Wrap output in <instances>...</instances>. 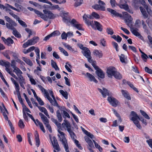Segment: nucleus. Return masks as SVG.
<instances>
[{"label":"nucleus","mask_w":152,"mask_h":152,"mask_svg":"<svg viewBox=\"0 0 152 152\" xmlns=\"http://www.w3.org/2000/svg\"><path fill=\"white\" fill-rule=\"evenodd\" d=\"M129 118L130 120L132 121L136 126L140 129H141L142 127L138 120L141 121L145 125L147 124L146 120L144 119L143 118H140L136 113L134 111L131 112L129 115Z\"/></svg>","instance_id":"1"},{"label":"nucleus","mask_w":152,"mask_h":152,"mask_svg":"<svg viewBox=\"0 0 152 152\" xmlns=\"http://www.w3.org/2000/svg\"><path fill=\"white\" fill-rule=\"evenodd\" d=\"M133 18L131 16L129 17L125 18L124 21L127 25L129 26L130 29V31L132 34L134 36L138 37L140 39L142 40H144L143 37L138 32V29L133 27V25L132 24V22Z\"/></svg>","instance_id":"2"},{"label":"nucleus","mask_w":152,"mask_h":152,"mask_svg":"<svg viewBox=\"0 0 152 152\" xmlns=\"http://www.w3.org/2000/svg\"><path fill=\"white\" fill-rule=\"evenodd\" d=\"M39 37L37 36L34 37L28 40L27 42L24 43L23 45V47L25 48L28 46L34 45L39 41Z\"/></svg>","instance_id":"3"},{"label":"nucleus","mask_w":152,"mask_h":152,"mask_svg":"<svg viewBox=\"0 0 152 152\" xmlns=\"http://www.w3.org/2000/svg\"><path fill=\"white\" fill-rule=\"evenodd\" d=\"M4 18L6 21L9 23H6V27L8 29H11L12 27L16 26H17V24L15 22L8 16H5Z\"/></svg>","instance_id":"4"},{"label":"nucleus","mask_w":152,"mask_h":152,"mask_svg":"<svg viewBox=\"0 0 152 152\" xmlns=\"http://www.w3.org/2000/svg\"><path fill=\"white\" fill-rule=\"evenodd\" d=\"M71 26L76 28L79 30H83L82 28V25L79 23L75 19H72L70 23Z\"/></svg>","instance_id":"5"},{"label":"nucleus","mask_w":152,"mask_h":152,"mask_svg":"<svg viewBox=\"0 0 152 152\" xmlns=\"http://www.w3.org/2000/svg\"><path fill=\"white\" fill-rule=\"evenodd\" d=\"M45 18H43L44 20H47L48 18L50 19H53L55 18L54 14L51 11L47 10H43Z\"/></svg>","instance_id":"6"},{"label":"nucleus","mask_w":152,"mask_h":152,"mask_svg":"<svg viewBox=\"0 0 152 152\" xmlns=\"http://www.w3.org/2000/svg\"><path fill=\"white\" fill-rule=\"evenodd\" d=\"M38 86L41 90L42 92L44 94L45 97L50 102L51 101H52V99L49 96V94L48 91L41 85H38Z\"/></svg>","instance_id":"7"},{"label":"nucleus","mask_w":152,"mask_h":152,"mask_svg":"<svg viewBox=\"0 0 152 152\" xmlns=\"http://www.w3.org/2000/svg\"><path fill=\"white\" fill-rule=\"evenodd\" d=\"M83 19L85 20V23L88 26H92V25L93 24V21H89L87 19V18H89L91 19H93V16H92V14L91 15H86L85 14L83 17Z\"/></svg>","instance_id":"8"},{"label":"nucleus","mask_w":152,"mask_h":152,"mask_svg":"<svg viewBox=\"0 0 152 152\" xmlns=\"http://www.w3.org/2000/svg\"><path fill=\"white\" fill-rule=\"evenodd\" d=\"M107 100L110 104L114 107H117L119 103L117 100L112 96H108Z\"/></svg>","instance_id":"9"},{"label":"nucleus","mask_w":152,"mask_h":152,"mask_svg":"<svg viewBox=\"0 0 152 152\" xmlns=\"http://www.w3.org/2000/svg\"><path fill=\"white\" fill-rule=\"evenodd\" d=\"M116 70L115 67L113 66H110L108 67L107 70V74L108 77L111 78L113 76Z\"/></svg>","instance_id":"10"},{"label":"nucleus","mask_w":152,"mask_h":152,"mask_svg":"<svg viewBox=\"0 0 152 152\" xmlns=\"http://www.w3.org/2000/svg\"><path fill=\"white\" fill-rule=\"evenodd\" d=\"M53 141H52V143L54 148L57 151H60V148L56 137H53Z\"/></svg>","instance_id":"11"},{"label":"nucleus","mask_w":152,"mask_h":152,"mask_svg":"<svg viewBox=\"0 0 152 152\" xmlns=\"http://www.w3.org/2000/svg\"><path fill=\"white\" fill-rule=\"evenodd\" d=\"M64 122L62 124L63 127L65 130H66L68 132L71 129V125L69 122L66 119H65L64 120Z\"/></svg>","instance_id":"12"},{"label":"nucleus","mask_w":152,"mask_h":152,"mask_svg":"<svg viewBox=\"0 0 152 152\" xmlns=\"http://www.w3.org/2000/svg\"><path fill=\"white\" fill-rule=\"evenodd\" d=\"M18 77L19 78V82L20 86L23 89H25V88L24 85L26 84L25 79L22 75H19V76Z\"/></svg>","instance_id":"13"},{"label":"nucleus","mask_w":152,"mask_h":152,"mask_svg":"<svg viewBox=\"0 0 152 152\" xmlns=\"http://www.w3.org/2000/svg\"><path fill=\"white\" fill-rule=\"evenodd\" d=\"M98 90L100 92L103 96L105 98L107 96H109V91L106 88H103L102 90L99 88H98Z\"/></svg>","instance_id":"14"},{"label":"nucleus","mask_w":152,"mask_h":152,"mask_svg":"<svg viewBox=\"0 0 152 152\" xmlns=\"http://www.w3.org/2000/svg\"><path fill=\"white\" fill-rule=\"evenodd\" d=\"M107 10L108 11L110 12L114 16L118 17L120 18H121L122 17V14H119L116 11L110 8H107Z\"/></svg>","instance_id":"15"},{"label":"nucleus","mask_w":152,"mask_h":152,"mask_svg":"<svg viewBox=\"0 0 152 152\" xmlns=\"http://www.w3.org/2000/svg\"><path fill=\"white\" fill-rule=\"evenodd\" d=\"M82 53L83 55L86 58L88 57H90L91 56V52L90 50L87 48L84 50L82 51Z\"/></svg>","instance_id":"16"},{"label":"nucleus","mask_w":152,"mask_h":152,"mask_svg":"<svg viewBox=\"0 0 152 152\" xmlns=\"http://www.w3.org/2000/svg\"><path fill=\"white\" fill-rule=\"evenodd\" d=\"M95 73L97 75L101 78L103 79L104 78V74L102 70L100 68H99L96 70Z\"/></svg>","instance_id":"17"},{"label":"nucleus","mask_w":152,"mask_h":152,"mask_svg":"<svg viewBox=\"0 0 152 152\" xmlns=\"http://www.w3.org/2000/svg\"><path fill=\"white\" fill-rule=\"evenodd\" d=\"M12 28L9 29L12 30V34L15 37L18 38H20L21 37L20 34L16 30V29L14 26L12 27Z\"/></svg>","instance_id":"18"},{"label":"nucleus","mask_w":152,"mask_h":152,"mask_svg":"<svg viewBox=\"0 0 152 152\" xmlns=\"http://www.w3.org/2000/svg\"><path fill=\"white\" fill-rule=\"evenodd\" d=\"M87 77L90 81H93L96 83H98L97 80L96 79L95 77L88 72L86 73Z\"/></svg>","instance_id":"19"},{"label":"nucleus","mask_w":152,"mask_h":152,"mask_svg":"<svg viewBox=\"0 0 152 152\" xmlns=\"http://www.w3.org/2000/svg\"><path fill=\"white\" fill-rule=\"evenodd\" d=\"M50 102L52 105H53L54 106H56L58 107L61 111H63L64 110H65V108L64 106L60 107L59 106L56 101L53 102V100L52 99V101Z\"/></svg>","instance_id":"20"},{"label":"nucleus","mask_w":152,"mask_h":152,"mask_svg":"<svg viewBox=\"0 0 152 152\" xmlns=\"http://www.w3.org/2000/svg\"><path fill=\"white\" fill-rule=\"evenodd\" d=\"M121 92L124 97L128 100H130L131 99L129 93L126 90H121Z\"/></svg>","instance_id":"21"},{"label":"nucleus","mask_w":152,"mask_h":152,"mask_svg":"<svg viewBox=\"0 0 152 152\" xmlns=\"http://www.w3.org/2000/svg\"><path fill=\"white\" fill-rule=\"evenodd\" d=\"M39 115L41 117V118L44 124L45 123H49V120L43 114L41 113H39Z\"/></svg>","instance_id":"22"},{"label":"nucleus","mask_w":152,"mask_h":152,"mask_svg":"<svg viewBox=\"0 0 152 152\" xmlns=\"http://www.w3.org/2000/svg\"><path fill=\"white\" fill-rule=\"evenodd\" d=\"M93 8L97 10L105 11V8L104 6L100 5L99 4H95L92 6Z\"/></svg>","instance_id":"23"},{"label":"nucleus","mask_w":152,"mask_h":152,"mask_svg":"<svg viewBox=\"0 0 152 152\" xmlns=\"http://www.w3.org/2000/svg\"><path fill=\"white\" fill-rule=\"evenodd\" d=\"M35 137L36 142V145L37 147H38L40 145V142L39 135L37 131H36L35 132Z\"/></svg>","instance_id":"24"},{"label":"nucleus","mask_w":152,"mask_h":152,"mask_svg":"<svg viewBox=\"0 0 152 152\" xmlns=\"http://www.w3.org/2000/svg\"><path fill=\"white\" fill-rule=\"evenodd\" d=\"M93 53L95 56L98 57L99 58H102L103 56V54L102 53V51H99L97 50H94L93 51Z\"/></svg>","instance_id":"25"},{"label":"nucleus","mask_w":152,"mask_h":152,"mask_svg":"<svg viewBox=\"0 0 152 152\" xmlns=\"http://www.w3.org/2000/svg\"><path fill=\"white\" fill-rule=\"evenodd\" d=\"M94 24V25L96 27L97 30L100 31H102V26L100 23L97 21H93V24Z\"/></svg>","instance_id":"26"},{"label":"nucleus","mask_w":152,"mask_h":152,"mask_svg":"<svg viewBox=\"0 0 152 152\" xmlns=\"http://www.w3.org/2000/svg\"><path fill=\"white\" fill-rule=\"evenodd\" d=\"M58 136L59 137L60 141L62 142V144L64 145L68 144L67 140L65 137V135L60 136L59 134Z\"/></svg>","instance_id":"27"},{"label":"nucleus","mask_w":152,"mask_h":152,"mask_svg":"<svg viewBox=\"0 0 152 152\" xmlns=\"http://www.w3.org/2000/svg\"><path fill=\"white\" fill-rule=\"evenodd\" d=\"M140 9L144 18H147L148 17V15L145 9L143 7H140Z\"/></svg>","instance_id":"28"},{"label":"nucleus","mask_w":152,"mask_h":152,"mask_svg":"<svg viewBox=\"0 0 152 152\" xmlns=\"http://www.w3.org/2000/svg\"><path fill=\"white\" fill-rule=\"evenodd\" d=\"M68 14V13L67 12L64 13V17L63 18V21L66 23H70V21L71 20L69 17L65 16V15H67Z\"/></svg>","instance_id":"29"},{"label":"nucleus","mask_w":152,"mask_h":152,"mask_svg":"<svg viewBox=\"0 0 152 152\" xmlns=\"http://www.w3.org/2000/svg\"><path fill=\"white\" fill-rule=\"evenodd\" d=\"M39 109L41 112L44 113L47 116L48 118H50V116L48 114V111L45 107H39Z\"/></svg>","instance_id":"30"},{"label":"nucleus","mask_w":152,"mask_h":152,"mask_svg":"<svg viewBox=\"0 0 152 152\" xmlns=\"http://www.w3.org/2000/svg\"><path fill=\"white\" fill-rule=\"evenodd\" d=\"M13 72H15L18 77L19 76V75H22L23 74L22 72L17 67L14 69Z\"/></svg>","instance_id":"31"},{"label":"nucleus","mask_w":152,"mask_h":152,"mask_svg":"<svg viewBox=\"0 0 152 152\" xmlns=\"http://www.w3.org/2000/svg\"><path fill=\"white\" fill-rule=\"evenodd\" d=\"M16 91L17 93V95L18 96V99L19 102L21 103V104L22 105L24 104L23 103V101L22 98L20 96V89H18V90H16Z\"/></svg>","instance_id":"32"},{"label":"nucleus","mask_w":152,"mask_h":152,"mask_svg":"<svg viewBox=\"0 0 152 152\" xmlns=\"http://www.w3.org/2000/svg\"><path fill=\"white\" fill-rule=\"evenodd\" d=\"M14 43L13 40L10 38L9 37L5 41V43L8 46H10Z\"/></svg>","instance_id":"33"},{"label":"nucleus","mask_w":152,"mask_h":152,"mask_svg":"<svg viewBox=\"0 0 152 152\" xmlns=\"http://www.w3.org/2000/svg\"><path fill=\"white\" fill-rule=\"evenodd\" d=\"M56 115L59 121L60 122H61L62 121L63 119L61 115V114L59 110H57L56 111Z\"/></svg>","instance_id":"34"},{"label":"nucleus","mask_w":152,"mask_h":152,"mask_svg":"<svg viewBox=\"0 0 152 152\" xmlns=\"http://www.w3.org/2000/svg\"><path fill=\"white\" fill-rule=\"evenodd\" d=\"M51 119L53 122L56 125V126L59 129H61V124L60 123H58L56 119H55L54 118H52Z\"/></svg>","instance_id":"35"},{"label":"nucleus","mask_w":152,"mask_h":152,"mask_svg":"<svg viewBox=\"0 0 152 152\" xmlns=\"http://www.w3.org/2000/svg\"><path fill=\"white\" fill-rule=\"evenodd\" d=\"M60 93L62 95V96L66 99H67L68 98V94L67 91H64L63 90H60L59 91Z\"/></svg>","instance_id":"36"},{"label":"nucleus","mask_w":152,"mask_h":152,"mask_svg":"<svg viewBox=\"0 0 152 152\" xmlns=\"http://www.w3.org/2000/svg\"><path fill=\"white\" fill-rule=\"evenodd\" d=\"M51 65L52 67L54 68L56 70H59V68L58 67L56 63L53 60L51 61Z\"/></svg>","instance_id":"37"},{"label":"nucleus","mask_w":152,"mask_h":152,"mask_svg":"<svg viewBox=\"0 0 152 152\" xmlns=\"http://www.w3.org/2000/svg\"><path fill=\"white\" fill-rule=\"evenodd\" d=\"M39 17H41L42 19L45 18L44 15L42 12L37 10H35L34 12Z\"/></svg>","instance_id":"38"},{"label":"nucleus","mask_w":152,"mask_h":152,"mask_svg":"<svg viewBox=\"0 0 152 152\" xmlns=\"http://www.w3.org/2000/svg\"><path fill=\"white\" fill-rule=\"evenodd\" d=\"M11 79L15 86V90H18L20 89V87L18 83L12 78L11 77Z\"/></svg>","instance_id":"39"},{"label":"nucleus","mask_w":152,"mask_h":152,"mask_svg":"<svg viewBox=\"0 0 152 152\" xmlns=\"http://www.w3.org/2000/svg\"><path fill=\"white\" fill-rule=\"evenodd\" d=\"M141 4L144 6L148 12L149 11L148 5L146 4V3L144 0H140Z\"/></svg>","instance_id":"40"},{"label":"nucleus","mask_w":152,"mask_h":152,"mask_svg":"<svg viewBox=\"0 0 152 152\" xmlns=\"http://www.w3.org/2000/svg\"><path fill=\"white\" fill-rule=\"evenodd\" d=\"M118 5L120 8L124 9L126 10L127 9V8H128L129 7L128 5L126 4H120Z\"/></svg>","instance_id":"41"},{"label":"nucleus","mask_w":152,"mask_h":152,"mask_svg":"<svg viewBox=\"0 0 152 152\" xmlns=\"http://www.w3.org/2000/svg\"><path fill=\"white\" fill-rule=\"evenodd\" d=\"M140 112L141 114L146 119L149 120L150 118L148 115L144 111L140 110Z\"/></svg>","instance_id":"42"},{"label":"nucleus","mask_w":152,"mask_h":152,"mask_svg":"<svg viewBox=\"0 0 152 152\" xmlns=\"http://www.w3.org/2000/svg\"><path fill=\"white\" fill-rule=\"evenodd\" d=\"M113 76L115 78L118 79H121L122 77V76L120 73L117 71H116Z\"/></svg>","instance_id":"43"},{"label":"nucleus","mask_w":152,"mask_h":152,"mask_svg":"<svg viewBox=\"0 0 152 152\" xmlns=\"http://www.w3.org/2000/svg\"><path fill=\"white\" fill-rule=\"evenodd\" d=\"M5 111L4 112H3V115L4 116V118H5L6 120H8V118L7 117V115L6 114V113L8 114V113L6 108L4 106Z\"/></svg>","instance_id":"44"},{"label":"nucleus","mask_w":152,"mask_h":152,"mask_svg":"<svg viewBox=\"0 0 152 152\" xmlns=\"http://www.w3.org/2000/svg\"><path fill=\"white\" fill-rule=\"evenodd\" d=\"M76 1L75 3L74 6L75 7H77L80 6L82 3L83 0H74Z\"/></svg>","instance_id":"45"},{"label":"nucleus","mask_w":152,"mask_h":152,"mask_svg":"<svg viewBox=\"0 0 152 152\" xmlns=\"http://www.w3.org/2000/svg\"><path fill=\"white\" fill-rule=\"evenodd\" d=\"M142 25L143 26V28L144 29V31L147 32L148 31V27L146 24L145 23V22L143 20L141 21Z\"/></svg>","instance_id":"46"},{"label":"nucleus","mask_w":152,"mask_h":152,"mask_svg":"<svg viewBox=\"0 0 152 152\" xmlns=\"http://www.w3.org/2000/svg\"><path fill=\"white\" fill-rule=\"evenodd\" d=\"M18 20L19 24L23 27L26 28L27 27V25L26 23L23 20H20V19Z\"/></svg>","instance_id":"47"},{"label":"nucleus","mask_w":152,"mask_h":152,"mask_svg":"<svg viewBox=\"0 0 152 152\" xmlns=\"http://www.w3.org/2000/svg\"><path fill=\"white\" fill-rule=\"evenodd\" d=\"M18 126L21 129L24 128L25 126L23 122L21 119H20L19 121Z\"/></svg>","instance_id":"48"},{"label":"nucleus","mask_w":152,"mask_h":152,"mask_svg":"<svg viewBox=\"0 0 152 152\" xmlns=\"http://www.w3.org/2000/svg\"><path fill=\"white\" fill-rule=\"evenodd\" d=\"M106 32L108 34L112 35L114 34V32L112 28H107L106 29Z\"/></svg>","instance_id":"49"},{"label":"nucleus","mask_w":152,"mask_h":152,"mask_svg":"<svg viewBox=\"0 0 152 152\" xmlns=\"http://www.w3.org/2000/svg\"><path fill=\"white\" fill-rule=\"evenodd\" d=\"M0 77L1 79L2 80L4 81V83L6 84V86H7L8 87H9V85L4 78L2 74L0 72Z\"/></svg>","instance_id":"50"},{"label":"nucleus","mask_w":152,"mask_h":152,"mask_svg":"<svg viewBox=\"0 0 152 152\" xmlns=\"http://www.w3.org/2000/svg\"><path fill=\"white\" fill-rule=\"evenodd\" d=\"M60 34V32L58 30L55 31L51 34L52 37L53 36H58Z\"/></svg>","instance_id":"51"},{"label":"nucleus","mask_w":152,"mask_h":152,"mask_svg":"<svg viewBox=\"0 0 152 152\" xmlns=\"http://www.w3.org/2000/svg\"><path fill=\"white\" fill-rule=\"evenodd\" d=\"M68 132H69L71 138L73 140L74 139L75 137V135L73 132L72 131V129H71L70 130V131H68Z\"/></svg>","instance_id":"52"},{"label":"nucleus","mask_w":152,"mask_h":152,"mask_svg":"<svg viewBox=\"0 0 152 152\" xmlns=\"http://www.w3.org/2000/svg\"><path fill=\"white\" fill-rule=\"evenodd\" d=\"M63 117L65 118V119H66V117L70 118V117L69 115V114L65 110H64L63 111Z\"/></svg>","instance_id":"53"},{"label":"nucleus","mask_w":152,"mask_h":152,"mask_svg":"<svg viewBox=\"0 0 152 152\" xmlns=\"http://www.w3.org/2000/svg\"><path fill=\"white\" fill-rule=\"evenodd\" d=\"M120 59L122 63H126L125 60V56L123 54H121L120 56H119Z\"/></svg>","instance_id":"54"},{"label":"nucleus","mask_w":152,"mask_h":152,"mask_svg":"<svg viewBox=\"0 0 152 152\" xmlns=\"http://www.w3.org/2000/svg\"><path fill=\"white\" fill-rule=\"evenodd\" d=\"M110 3L112 7H115L116 5H118L116 3L115 0H110Z\"/></svg>","instance_id":"55"},{"label":"nucleus","mask_w":152,"mask_h":152,"mask_svg":"<svg viewBox=\"0 0 152 152\" xmlns=\"http://www.w3.org/2000/svg\"><path fill=\"white\" fill-rule=\"evenodd\" d=\"M24 61L26 63L30 66H32L33 65V63L30 59L26 58L24 60Z\"/></svg>","instance_id":"56"},{"label":"nucleus","mask_w":152,"mask_h":152,"mask_svg":"<svg viewBox=\"0 0 152 152\" xmlns=\"http://www.w3.org/2000/svg\"><path fill=\"white\" fill-rule=\"evenodd\" d=\"M92 16L93 18H94L96 19H99L100 18V16L98 14L95 12H93L92 13Z\"/></svg>","instance_id":"57"},{"label":"nucleus","mask_w":152,"mask_h":152,"mask_svg":"<svg viewBox=\"0 0 152 152\" xmlns=\"http://www.w3.org/2000/svg\"><path fill=\"white\" fill-rule=\"evenodd\" d=\"M7 121H8L10 127V128L11 129L12 132H13V133H14V128L13 126L12 123L10 120H9L8 119V120Z\"/></svg>","instance_id":"58"},{"label":"nucleus","mask_w":152,"mask_h":152,"mask_svg":"<svg viewBox=\"0 0 152 152\" xmlns=\"http://www.w3.org/2000/svg\"><path fill=\"white\" fill-rule=\"evenodd\" d=\"M141 23V21L140 20L137 19L136 20L134 24L135 27L139 28L140 27V24Z\"/></svg>","instance_id":"59"},{"label":"nucleus","mask_w":152,"mask_h":152,"mask_svg":"<svg viewBox=\"0 0 152 152\" xmlns=\"http://www.w3.org/2000/svg\"><path fill=\"white\" fill-rule=\"evenodd\" d=\"M44 124L45 125L46 127L48 129L50 132L51 133L52 132V129L50 126L49 124V123H45Z\"/></svg>","instance_id":"60"},{"label":"nucleus","mask_w":152,"mask_h":152,"mask_svg":"<svg viewBox=\"0 0 152 152\" xmlns=\"http://www.w3.org/2000/svg\"><path fill=\"white\" fill-rule=\"evenodd\" d=\"M64 79L65 80V84L68 86H70V83L69 80L66 77H64Z\"/></svg>","instance_id":"61"},{"label":"nucleus","mask_w":152,"mask_h":152,"mask_svg":"<svg viewBox=\"0 0 152 152\" xmlns=\"http://www.w3.org/2000/svg\"><path fill=\"white\" fill-rule=\"evenodd\" d=\"M51 10H54L55 9H58V10H60V8L58 5H55L51 6Z\"/></svg>","instance_id":"62"},{"label":"nucleus","mask_w":152,"mask_h":152,"mask_svg":"<svg viewBox=\"0 0 152 152\" xmlns=\"http://www.w3.org/2000/svg\"><path fill=\"white\" fill-rule=\"evenodd\" d=\"M25 30V31L29 34L28 37L30 38L31 36L32 35V32L31 30L30 29L28 28H26Z\"/></svg>","instance_id":"63"},{"label":"nucleus","mask_w":152,"mask_h":152,"mask_svg":"<svg viewBox=\"0 0 152 152\" xmlns=\"http://www.w3.org/2000/svg\"><path fill=\"white\" fill-rule=\"evenodd\" d=\"M61 37L62 39H65L66 40L67 39V37L66 34V33L64 31L62 34H61Z\"/></svg>","instance_id":"64"}]
</instances>
